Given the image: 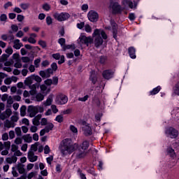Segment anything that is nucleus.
<instances>
[{
	"instance_id": "1",
	"label": "nucleus",
	"mask_w": 179,
	"mask_h": 179,
	"mask_svg": "<svg viewBox=\"0 0 179 179\" xmlns=\"http://www.w3.org/2000/svg\"><path fill=\"white\" fill-rule=\"evenodd\" d=\"M76 148H80L81 150H87L89 149V141H85L82 143L80 145L73 143L72 140L69 138L64 139L60 144L59 150L62 156L65 157L68 155H72L73 152L76 150Z\"/></svg>"
},
{
	"instance_id": "2",
	"label": "nucleus",
	"mask_w": 179,
	"mask_h": 179,
	"mask_svg": "<svg viewBox=\"0 0 179 179\" xmlns=\"http://www.w3.org/2000/svg\"><path fill=\"white\" fill-rule=\"evenodd\" d=\"M27 113L31 118L35 117L38 113H44V108L42 106H29L27 109Z\"/></svg>"
},
{
	"instance_id": "3",
	"label": "nucleus",
	"mask_w": 179,
	"mask_h": 179,
	"mask_svg": "<svg viewBox=\"0 0 179 179\" xmlns=\"http://www.w3.org/2000/svg\"><path fill=\"white\" fill-rule=\"evenodd\" d=\"M41 114H38L35 117H34L32 119L33 125H36V127H39V125H42V127H45V125L48 124V120H47V118H41Z\"/></svg>"
},
{
	"instance_id": "4",
	"label": "nucleus",
	"mask_w": 179,
	"mask_h": 179,
	"mask_svg": "<svg viewBox=\"0 0 179 179\" xmlns=\"http://www.w3.org/2000/svg\"><path fill=\"white\" fill-rule=\"evenodd\" d=\"M52 17L54 19H55V20H57V22H65V20H68L69 17H71V15L66 12H55Z\"/></svg>"
},
{
	"instance_id": "5",
	"label": "nucleus",
	"mask_w": 179,
	"mask_h": 179,
	"mask_svg": "<svg viewBox=\"0 0 179 179\" xmlns=\"http://www.w3.org/2000/svg\"><path fill=\"white\" fill-rule=\"evenodd\" d=\"M78 43L80 45L85 44L87 47H89V44L93 43V38L91 36L86 37L85 35H80L78 39Z\"/></svg>"
},
{
	"instance_id": "6",
	"label": "nucleus",
	"mask_w": 179,
	"mask_h": 179,
	"mask_svg": "<svg viewBox=\"0 0 179 179\" xmlns=\"http://www.w3.org/2000/svg\"><path fill=\"white\" fill-rule=\"evenodd\" d=\"M43 79H41V77L38 76H31L30 77H28L25 79V85H33V83H34V82H36V83H38L40 85V83H41Z\"/></svg>"
},
{
	"instance_id": "7",
	"label": "nucleus",
	"mask_w": 179,
	"mask_h": 179,
	"mask_svg": "<svg viewBox=\"0 0 179 179\" xmlns=\"http://www.w3.org/2000/svg\"><path fill=\"white\" fill-rule=\"evenodd\" d=\"M139 0L134 1L132 0H122V5L124 6V8H129L130 9H136L138 8V1Z\"/></svg>"
},
{
	"instance_id": "8",
	"label": "nucleus",
	"mask_w": 179,
	"mask_h": 179,
	"mask_svg": "<svg viewBox=\"0 0 179 179\" xmlns=\"http://www.w3.org/2000/svg\"><path fill=\"white\" fill-rule=\"evenodd\" d=\"M165 134L166 136L169 138H171L172 139H175L178 136V131L173 127H168L165 130Z\"/></svg>"
},
{
	"instance_id": "9",
	"label": "nucleus",
	"mask_w": 179,
	"mask_h": 179,
	"mask_svg": "<svg viewBox=\"0 0 179 179\" xmlns=\"http://www.w3.org/2000/svg\"><path fill=\"white\" fill-rule=\"evenodd\" d=\"M87 155V152L83 150H81L80 148H76V150H74V153L73 154V156H75L76 159H84V157H86V155Z\"/></svg>"
},
{
	"instance_id": "10",
	"label": "nucleus",
	"mask_w": 179,
	"mask_h": 179,
	"mask_svg": "<svg viewBox=\"0 0 179 179\" xmlns=\"http://www.w3.org/2000/svg\"><path fill=\"white\" fill-rule=\"evenodd\" d=\"M55 101L57 104H59V106L66 104L68 103V96L65 94H59L56 96Z\"/></svg>"
},
{
	"instance_id": "11",
	"label": "nucleus",
	"mask_w": 179,
	"mask_h": 179,
	"mask_svg": "<svg viewBox=\"0 0 179 179\" xmlns=\"http://www.w3.org/2000/svg\"><path fill=\"white\" fill-rule=\"evenodd\" d=\"M53 128H54V124H52V122H48V124L45 125V128L40 131V136H44L45 134H48L50 131H52Z\"/></svg>"
},
{
	"instance_id": "12",
	"label": "nucleus",
	"mask_w": 179,
	"mask_h": 179,
	"mask_svg": "<svg viewBox=\"0 0 179 179\" xmlns=\"http://www.w3.org/2000/svg\"><path fill=\"white\" fill-rule=\"evenodd\" d=\"M112 13L113 15H117L119 13H122V11L124 10V8L121 7L118 3H113L112 6Z\"/></svg>"
},
{
	"instance_id": "13",
	"label": "nucleus",
	"mask_w": 179,
	"mask_h": 179,
	"mask_svg": "<svg viewBox=\"0 0 179 179\" xmlns=\"http://www.w3.org/2000/svg\"><path fill=\"white\" fill-rule=\"evenodd\" d=\"M88 19L90 22H92L93 23L97 22L99 20V13L94 10H90L88 14Z\"/></svg>"
},
{
	"instance_id": "14",
	"label": "nucleus",
	"mask_w": 179,
	"mask_h": 179,
	"mask_svg": "<svg viewBox=\"0 0 179 179\" xmlns=\"http://www.w3.org/2000/svg\"><path fill=\"white\" fill-rule=\"evenodd\" d=\"M110 26H112L113 38H115V40H117V34H118V25L116 24L114 20H110Z\"/></svg>"
},
{
	"instance_id": "15",
	"label": "nucleus",
	"mask_w": 179,
	"mask_h": 179,
	"mask_svg": "<svg viewBox=\"0 0 179 179\" xmlns=\"http://www.w3.org/2000/svg\"><path fill=\"white\" fill-rule=\"evenodd\" d=\"M29 85H27V86H28ZM29 88L31 89V90L29 91V93L31 96H34V94H36V93H37V89H38L40 87V84L38 83H35L33 85H29Z\"/></svg>"
},
{
	"instance_id": "16",
	"label": "nucleus",
	"mask_w": 179,
	"mask_h": 179,
	"mask_svg": "<svg viewBox=\"0 0 179 179\" xmlns=\"http://www.w3.org/2000/svg\"><path fill=\"white\" fill-rule=\"evenodd\" d=\"M102 75L104 79L109 80V79L114 78V71L113 70H105Z\"/></svg>"
},
{
	"instance_id": "17",
	"label": "nucleus",
	"mask_w": 179,
	"mask_h": 179,
	"mask_svg": "<svg viewBox=\"0 0 179 179\" xmlns=\"http://www.w3.org/2000/svg\"><path fill=\"white\" fill-rule=\"evenodd\" d=\"M10 115H12V110H10V108H7L6 111L0 114V120L3 121L4 120H6V118H9Z\"/></svg>"
},
{
	"instance_id": "18",
	"label": "nucleus",
	"mask_w": 179,
	"mask_h": 179,
	"mask_svg": "<svg viewBox=\"0 0 179 179\" xmlns=\"http://www.w3.org/2000/svg\"><path fill=\"white\" fill-rule=\"evenodd\" d=\"M45 85L46 86H51V85H54L57 86L58 85V77H53L52 79H47L44 81Z\"/></svg>"
},
{
	"instance_id": "19",
	"label": "nucleus",
	"mask_w": 179,
	"mask_h": 179,
	"mask_svg": "<svg viewBox=\"0 0 179 179\" xmlns=\"http://www.w3.org/2000/svg\"><path fill=\"white\" fill-rule=\"evenodd\" d=\"M92 36L93 37H94L95 36H101L103 40H107L108 38L107 34H106L104 31H101L99 29H95Z\"/></svg>"
},
{
	"instance_id": "20",
	"label": "nucleus",
	"mask_w": 179,
	"mask_h": 179,
	"mask_svg": "<svg viewBox=\"0 0 179 179\" xmlns=\"http://www.w3.org/2000/svg\"><path fill=\"white\" fill-rule=\"evenodd\" d=\"M37 159H38V157L37 155H34V152H28V159L31 163H34V162H37Z\"/></svg>"
},
{
	"instance_id": "21",
	"label": "nucleus",
	"mask_w": 179,
	"mask_h": 179,
	"mask_svg": "<svg viewBox=\"0 0 179 179\" xmlns=\"http://www.w3.org/2000/svg\"><path fill=\"white\" fill-rule=\"evenodd\" d=\"M83 131H84V135H85L86 136H90V135H92V127H90L89 124H85L83 127Z\"/></svg>"
},
{
	"instance_id": "22",
	"label": "nucleus",
	"mask_w": 179,
	"mask_h": 179,
	"mask_svg": "<svg viewBox=\"0 0 179 179\" xmlns=\"http://www.w3.org/2000/svg\"><path fill=\"white\" fill-rule=\"evenodd\" d=\"M103 38H101V36H96V37L94 39V45L96 48H99L100 45H103Z\"/></svg>"
},
{
	"instance_id": "23",
	"label": "nucleus",
	"mask_w": 179,
	"mask_h": 179,
	"mask_svg": "<svg viewBox=\"0 0 179 179\" xmlns=\"http://www.w3.org/2000/svg\"><path fill=\"white\" fill-rule=\"evenodd\" d=\"M128 52L130 58H131L132 59H135V58H136V50H135V48L134 47L129 48Z\"/></svg>"
},
{
	"instance_id": "24",
	"label": "nucleus",
	"mask_w": 179,
	"mask_h": 179,
	"mask_svg": "<svg viewBox=\"0 0 179 179\" xmlns=\"http://www.w3.org/2000/svg\"><path fill=\"white\" fill-rule=\"evenodd\" d=\"M15 169H17L20 174H24V171H26V170L24 169V164L22 163L17 164L15 166Z\"/></svg>"
},
{
	"instance_id": "25",
	"label": "nucleus",
	"mask_w": 179,
	"mask_h": 179,
	"mask_svg": "<svg viewBox=\"0 0 179 179\" xmlns=\"http://www.w3.org/2000/svg\"><path fill=\"white\" fill-rule=\"evenodd\" d=\"M4 127L6 128H15V127H16V123L12 122L11 120H6L4 122Z\"/></svg>"
},
{
	"instance_id": "26",
	"label": "nucleus",
	"mask_w": 179,
	"mask_h": 179,
	"mask_svg": "<svg viewBox=\"0 0 179 179\" xmlns=\"http://www.w3.org/2000/svg\"><path fill=\"white\" fill-rule=\"evenodd\" d=\"M6 162L8 164H13V163H16V162H17V157L16 156H12L10 157H7L6 159Z\"/></svg>"
},
{
	"instance_id": "27",
	"label": "nucleus",
	"mask_w": 179,
	"mask_h": 179,
	"mask_svg": "<svg viewBox=\"0 0 179 179\" xmlns=\"http://www.w3.org/2000/svg\"><path fill=\"white\" fill-rule=\"evenodd\" d=\"M90 80L92 82V83H93V85H96V83H97V76H96L94 71L91 72Z\"/></svg>"
},
{
	"instance_id": "28",
	"label": "nucleus",
	"mask_w": 179,
	"mask_h": 179,
	"mask_svg": "<svg viewBox=\"0 0 179 179\" xmlns=\"http://www.w3.org/2000/svg\"><path fill=\"white\" fill-rule=\"evenodd\" d=\"M167 155L171 157H176V151L172 148H168L166 150Z\"/></svg>"
},
{
	"instance_id": "29",
	"label": "nucleus",
	"mask_w": 179,
	"mask_h": 179,
	"mask_svg": "<svg viewBox=\"0 0 179 179\" xmlns=\"http://www.w3.org/2000/svg\"><path fill=\"white\" fill-rule=\"evenodd\" d=\"M162 90V87L157 86V87L154 88L152 91H150V94L152 96H155V94H157Z\"/></svg>"
},
{
	"instance_id": "30",
	"label": "nucleus",
	"mask_w": 179,
	"mask_h": 179,
	"mask_svg": "<svg viewBox=\"0 0 179 179\" xmlns=\"http://www.w3.org/2000/svg\"><path fill=\"white\" fill-rule=\"evenodd\" d=\"M20 7L23 10H27V9H29V8H30V3H22L20 4Z\"/></svg>"
},
{
	"instance_id": "31",
	"label": "nucleus",
	"mask_w": 179,
	"mask_h": 179,
	"mask_svg": "<svg viewBox=\"0 0 179 179\" xmlns=\"http://www.w3.org/2000/svg\"><path fill=\"white\" fill-rule=\"evenodd\" d=\"M36 101H43L44 100V95H43L41 93H38L35 96Z\"/></svg>"
},
{
	"instance_id": "32",
	"label": "nucleus",
	"mask_w": 179,
	"mask_h": 179,
	"mask_svg": "<svg viewBox=\"0 0 179 179\" xmlns=\"http://www.w3.org/2000/svg\"><path fill=\"white\" fill-rule=\"evenodd\" d=\"M77 174H78V176H79L80 179H87L86 175H85V173H82V170L80 169H78L77 170Z\"/></svg>"
},
{
	"instance_id": "33",
	"label": "nucleus",
	"mask_w": 179,
	"mask_h": 179,
	"mask_svg": "<svg viewBox=\"0 0 179 179\" xmlns=\"http://www.w3.org/2000/svg\"><path fill=\"white\" fill-rule=\"evenodd\" d=\"M26 106H22L20 108V115L21 117H24V115H26Z\"/></svg>"
},
{
	"instance_id": "34",
	"label": "nucleus",
	"mask_w": 179,
	"mask_h": 179,
	"mask_svg": "<svg viewBox=\"0 0 179 179\" xmlns=\"http://www.w3.org/2000/svg\"><path fill=\"white\" fill-rule=\"evenodd\" d=\"M23 138L25 141V142H27V143H31V141H33V138H31V136H30V134L24 136Z\"/></svg>"
},
{
	"instance_id": "35",
	"label": "nucleus",
	"mask_w": 179,
	"mask_h": 179,
	"mask_svg": "<svg viewBox=\"0 0 179 179\" xmlns=\"http://www.w3.org/2000/svg\"><path fill=\"white\" fill-rule=\"evenodd\" d=\"M9 58V55L6 54H3L0 58V62H5Z\"/></svg>"
},
{
	"instance_id": "36",
	"label": "nucleus",
	"mask_w": 179,
	"mask_h": 179,
	"mask_svg": "<svg viewBox=\"0 0 179 179\" xmlns=\"http://www.w3.org/2000/svg\"><path fill=\"white\" fill-rule=\"evenodd\" d=\"M40 62H41V58L36 59L34 61L35 68H40Z\"/></svg>"
},
{
	"instance_id": "37",
	"label": "nucleus",
	"mask_w": 179,
	"mask_h": 179,
	"mask_svg": "<svg viewBox=\"0 0 179 179\" xmlns=\"http://www.w3.org/2000/svg\"><path fill=\"white\" fill-rule=\"evenodd\" d=\"M39 75L40 76H41V78H50V75L47 74L45 71H41L39 72Z\"/></svg>"
},
{
	"instance_id": "38",
	"label": "nucleus",
	"mask_w": 179,
	"mask_h": 179,
	"mask_svg": "<svg viewBox=\"0 0 179 179\" xmlns=\"http://www.w3.org/2000/svg\"><path fill=\"white\" fill-rule=\"evenodd\" d=\"M45 20L48 26H51V24H52V18L51 16H47Z\"/></svg>"
},
{
	"instance_id": "39",
	"label": "nucleus",
	"mask_w": 179,
	"mask_h": 179,
	"mask_svg": "<svg viewBox=\"0 0 179 179\" xmlns=\"http://www.w3.org/2000/svg\"><path fill=\"white\" fill-rule=\"evenodd\" d=\"M51 104H52V99L51 98H48L47 100L44 102V106H45V107L51 106Z\"/></svg>"
},
{
	"instance_id": "40",
	"label": "nucleus",
	"mask_w": 179,
	"mask_h": 179,
	"mask_svg": "<svg viewBox=\"0 0 179 179\" xmlns=\"http://www.w3.org/2000/svg\"><path fill=\"white\" fill-rule=\"evenodd\" d=\"M58 43L59 44H60L62 48L65 45V43H66V40L64 38H60L59 40H58Z\"/></svg>"
},
{
	"instance_id": "41",
	"label": "nucleus",
	"mask_w": 179,
	"mask_h": 179,
	"mask_svg": "<svg viewBox=\"0 0 179 179\" xmlns=\"http://www.w3.org/2000/svg\"><path fill=\"white\" fill-rule=\"evenodd\" d=\"M15 131L17 136H22V129L20 127H16Z\"/></svg>"
},
{
	"instance_id": "42",
	"label": "nucleus",
	"mask_w": 179,
	"mask_h": 179,
	"mask_svg": "<svg viewBox=\"0 0 179 179\" xmlns=\"http://www.w3.org/2000/svg\"><path fill=\"white\" fill-rule=\"evenodd\" d=\"M36 176H37V172L34 171V172L29 173L27 178V179H31L33 178V177H36Z\"/></svg>"
},
{
	"instance_id": "43",
	"label": "nucleus",
	"mask_w": 179,
	"mask_h": 179,
	"mask_svg": "<svg viewBox=\"0 0 179 179\" xmlns=\"http://www.w3.org/2000/svg\"><path fill=\"white\" fill-rule=\"evenodd\" d=\"M88 99H89V95H85L83 97H79L78 99V101H83V102L87 101Z\"/></svg>"
},
{
	"instance_id": "44",
	"label": "nucleus",
	"mask_w": 179,
	"mask_h": 179,
	"mask_svg": "<svg viewBox=\"0 0 179 179\" xmlns=\"http://www.w3.org/2000/svg\"><path fill=\"white\" fill-rule=\"evenodd\" d=\"M55 121H57V122H62L64 121V116H62V115H57L55 118Z\"/></svg>"
},
{
	"instance_id": "45",
	"label": "nucleus",
	"mask_w": 179,
	"mask_h": 179,
	"mask_svg": "<svg viewBox=\"0 0 179 179\" xmlns=\"http://www.w3.org/2000/svg\"><path fill=\"white\" fill-rule=\"evenodd\" d=\"M106 61H107V57H106V56H101L99 57V62H100V64H106Z\"/></svg>"
},
{
	"instance_id": "46",
	"label": "nucleus",
	"mask_w": 179,
	"mask_h": 179,
	"mask_svg": "<svg viewBox=\"0 0 179 179\" xmlns=\"http://www.w3.org/2000/svg\"><path fill=\"white\" fill-rule=\"evenodd\" d=\"M16 167L13 166L12 168V174L13 177H19V173H17V171H16Z\"/></svg>"
},
{
	"instance_id": "47",
	"label": "nucleus",
	"mask_w": 179,
	"mask_h": 179,
	"mask_svg": "<svg viewBox=\"0 0 179 179\" xmlns=\"http://www.w3.org/2000/svg\"><path fill=\"white\" fill-rule=\"evenodd\" d=\"M7 20H8V16L6 15V14L1 15V16H0L1 22H6Z\"/></svg>"
},
{
	"instance_id": "48",
	"label": "nucleus",
	"mask_w": 179,
	"mask_h": 179,
	"mask_svg": "<svg viewBox=\"0 0 179 179\" xmlns=\"http://www.w3.org/2000/svg\"><path fill=\"white\" fill-rule=\"evenodd\" d=\"M37 127L38 126H36V125H33V126H31V127H30V129H29V131H31V132H32V133H35V132H37V131H38V128H37Z\"/></svg>"
},
{
	"instance_id": "49",
	"label": "nucleus",
	"mask_w": 179,
	"mask_h": 179,
	"mask_svg": "<svg viewBox=\"0 0 179 179\" xmlns=\"http://www.w3.org/2000/svg\"><path fill=\"white\" fill-rule=\"evenodd\" d=\"M70 131H71L73 134H78V128L73 125L70 126Z\"/></svg>"
},
{
	"instance_id": "50",
	"label": "nucleus",
	"mask_w": 179,
	"mask_h": 179,
	"mask_svg": "<svg viewBox=\"0 0 179 179\" xmlns=\"http://www.w3.org/2000/svg\"><path fill=\"white\" fill-rule=\"evenodd\" d=\"M50 68L53 70L54 72H55L57 69H58V65H57V63L53 62L50 65Z\"/></svg>"
},
{
	"instance_id": "51",
	"label": "nucleus",
	"mask_w": 179,
	"mask_h": 179,
	"mask_svg": "<svg viewBox=\"0 0 179 179\" xmlns=\"http://www.w3.org/2000/svg\"><path fill=\"white\" fill-rule=\"evenodd\" d=\"M92 101H94L96 106H100V99H99V97L94 96L92 99Z\"/></svg>"
},
{
	"instance_id": "52",
	"label": "nucleus",
	"mask_w": 179,
	"mask_h": 179,
	"mask_svg": "<svg viewBox=\"0 0 179 179\" xmlns=\"http://www.w3.org/2000/svg\"><path fill=\"white\" fill-rule=\"evenodd\" d=\"M43 9L44 10H46V12H48V10H50V9H51V6H50V5L48 3H45L43 5Z\"/></svg>"
},
{
	"instance_id": "53",
	"label": "nucleus",
	"mask_w": 179,
	"mask_h": 179,
	"mask_svg": "<svg viewBox=\"0 0 179 179\" xmlns=\"http://www.w3.org/2000/svg\"><path fill=\"white\" fill-rule=\"evenodd\" d=\"M11 122H14V124H15V122H17V121H19V117H17V115H13L10 117Z\"/></svg>"
},
{
	"instance_id": "54",
	"label": "nucleus",
	"mask_w": 179,
	"mask_h": 179,
	"mask_svg": "<svg viewBox=\"0 0 179 179\" xmlns=\"http://www.w3.org/2000/svg\"><path fill=\"white\" fill-rule=\"evenodd\" d=\"M48 65H50V62H48V60H44L41 63V66L43 68H45V67L48 66Z\"/></svg>"
},
{
	"instance_id": "55",
	"label": "nucleus",
	"mask_w": 179,
	"mask_h": 179,
	"mask_svg": "<svg viewBox=\"0 0 179 179\" xmlns=\"http://www.w3.org/2000/svg\"><path fill=\"white\" fill-rule=\"evenodd\" d=\"M6 54H8V55H12V54H13V49H12V48L8 47L6 50Z\"/></svg>"
},
{
	"instance_id": "56",
	"label": "nucleus",
	"mask_w": 179,
	"mask_h": 179,
	"mask_svg": "<svg viewBox=\"0 0 179 179\" xmlns=\"http://www.w3.org/2000/svg\"><path fill=\"white\" fill-rule=\"evenodd\" d=\"M29 152H37V143L31 145V150Z\"/></svg>"
},
{
	"instance_id": "57",
	"label": "nucleus",
	"mask_w": 179,
	"mask_h": 179,
	"mask_svg": "<svg viewBox=\"0 0 179 179\" xmlns=\"http://www.w3.org/2000/svg\"><path fill=\"white\" fill-rule=\"evenodd\" d=\"M85 30L87 33H92V27L89 24L85 26Z\"/></svg>"
},
{
	"instance_id": "58",
	"label": "nucleus",
	"mask_w": 179,
	"mask_h": 179,
	"mask_svg": "<svg viewBox=\"0 0 179 179\" xmlns=\"http://www.w3.org/2000/svg\"><path fill=\"white\" fill-rule=\"evenodd\" d=\"M10 6H13V3L11 1H8L4 4L3 8L4 9H8Z\"/></svg>"
},
{
	"instance_id": "59",
	"label": "nucleus",
	"mask_w": 179,
	"mask_h": 179,
	"mask_svg": "<svg viewBox=\"0 0 179 179\" xmlns=\"http://www.w3.org/2000/svg\"><path fill=\"white\" fill-rule=\"evenodd\" d=\"M22 61L24 64H27V62H30V57H22Z\"/></svg>"
},
{
	"instance_id": "60",
	"label": "nucleus",
	"mask_w": 179,
	"mask_h": 179,
	"mask_svg": "<svg viewBox=\"0 0 179 179\" xmlns=\"http://www.w3.org/2000/svg\"><path fill=\"white\" fill-rule=\"evenodd\" d=\"M59 59L60 60L58 61L59 65L64 64V62H65V56H64V55L60 56Z\"/></svg>"
},
{
	"instance_id": "61",
	"label": "nucleus",
	"mask_w": 179,
	"mask_h": 179,
	"mask_svg": "<svg viewBox=\"0 0 179 179\" xmlns=\"http://www.w3.org/2000/svg\"><path fill=\"white\" fill-rule=\"evenodd\" d=\"M22 142H23V140L19 137L15 140V143H16V145H22Z\"/></svg>"
},
{
	"instance_id": "62",
	"label": "nucleus",
	"mask_w": 179,
	"mask_h": 179,
	"mask_svg": "<svg viewBox=\"0 0 179 179\" xmlns=\"http://www.w3.org/2000/svg\"><path fill=\"white\" fill-rule=\"evenodd\" d=\"M63 51H66V50H71L72 48L71 45H64L62 48Z\"/></svg>"
},
{
	"instance_id": "63",
	"label": "nucleus",
	"mask_w": 179,
	"mask_h": 179,
	"mask_svg": "<svg viewBox=\"0 0 179 179\" xmlns=\"http://www.w3.org/2000/svg\"><path fill=\"white\" fill-rule=\"evenodd\" d=\"M51 108H52V113H54V114H57V113H58V108H57V106L52 105Z\"/></svg>"
},
{
	"instance_id": "64",
	"label": "nucleus",
	"mask_w": 179,
	"mask_h": 179,
	"mask_svg": "<svg viewBox=\"0 0 179 179\" xmlns=\"http://www.w3.org/2000/svg\"><path fill=\"white\" fill-rule=\"evenodd\" d=\"M5 85H10L12 83V79L10 78H7L4 80Z\"/></svg>"
}]
</instances>
